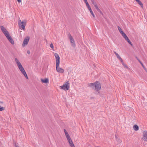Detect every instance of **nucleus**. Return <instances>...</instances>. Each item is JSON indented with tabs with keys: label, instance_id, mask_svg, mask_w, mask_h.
Returning a JSON list of instances; mask_svg holds the SVG:
<instances>
[{
	"label": "nucleus",
	"instance_id": "nucleus-43",
	"mask_svg": "<svg viewBox=\"0 0 147 147\" xmlns=\"http://www.w3.org/2000/svg\"><path fill=\"white\" fill-rule=\"evenodd\" d=\"M96 147H100V146H96Z\"/></svg>",
	"mask_w": 147,
	"mask_h": 147
},
{
	"label": "nucleus",
	"instance_id": "nucleus-16",
	"mask_svg": "<svg viewBox=\"0 0 147 147\" xmlns=\"http://www.w3.org/2000/svg\"><path fill=\"white\" fill-rule=\"evenodd\" d=\"M88 9L89 10V11H90V13L92 14V15L93 16V18H95V16L93 12L92 11L91 9V7L89 8Z\"/></svg>",
	"mask_w": 147,
	"mask_h": 147
},
{
	"label": "nucleus",
	"instance_id": "nucleus-10",
	"mask_svg": "<svg viewBox=\"0 0 147 147\" xmlns=\"http://www.w3.org/2000/svg\"><path fill=\"white\" fill-rule=\"evenodd\" d=\"M133 129L135 131H137L139 129V126L137 124H134L133 126Z\"/></svg>",
	"mask_w": 147,
	"mask_h": 147
},
{
	"label": "nucleus",
	"instance_id": "nucleus-1",
	"mask_svg": "<svg viewBox=\"0 0 147 147\" xmlns=\"http://www.w3.org/2000/svg\"><path fill=\"white\" fill-rule=\"evenodd\" d=\"M54 55L56 59V67L57 71L59 73H63L64 71V70L59 67L60 63V57L58 54L55 53Z\"/></svg>",
	"mask_w": 147,
	"mask_h": 147
},
{
	"label": "nucleus",
	"instance_id": "nucleus-14",
	"mask_svg": "<svg viewBox=\"0 0 147 147\" xmlns=\"http://www.w3.org/2000/svg\"><path fill=\"white\" fill-rule=\"evenodd\" d=\"M3 33L5 36L7 38L8 36H9L10 35L9 34V33L8 31L6 30V31H5V32H3Z\"/></svg>",
	"mask_w": 147,
	"mask_h": 147
},
{
	"label": "nucleus",
	"instance_id": "nucleus-3",
	"mask_svg": "<svg viewBox=\"0 0 147 147\" xmlns=\"http://www.w3.org/2000/svg\"><path fill=\"white\" fill-rule=\"evenodd\" d=\"M88 85L93 89H94L97 92L100 90L101 88L100 84L98 82H96L95 83H89L88 84Z\"/></svg>",
	"mask_w": 147,
	"mask_h": 147
},
{
	"label": "nucleus",
	"instance_id": "nucleus-12",
	"mask_svg": "<svg viewBox=\"0 0 147 147\" xmlns=\"http://www.w3.org/2000/svg\"><path fill=\"white\" fill-rule=\"evenodd\" d=\"M9 41L12 44H14V42L10 36L7 38Z\"/></svg>",
	"mask_w": 147,
	"mask_h": 147
},
{
	"label": "nucleus",
	"instance_id": "nucleus-40",
	"mask_svg": "<svg viewBox=\"0 0 147 147\" xmlns=\"http://www.w3.org/2000/svg\"><path fill=\"white\" fill-rule=\"evenodd\" d=\"M122 63V64L123 65H124V64H125L123 62Z\"/></svg>",
	"mask_w": 147,
	"mask_h": 147
},
{
	"label": "nucleus",
	"instance_id": "nucleus-33",
	"mask_svg": "<svg viewBox=\"0 0 147 147\" xmlns=\"http://www.w3.org/2000/svg\"><path fill=\"white\" fill-rule=\"evenodd\" d=\"M124 67H126V68H127V66L125 65V64H124V65H123Z\"/></svg>",
	"mask_w": 147,
	"mask_h": 147
},
{
	"label": "nucleus",
	"instance_id": "nucleus-11",
	"mask_svg": "<svg viewBox=\"0 0 147 147\" xmlns=\"http://www.w3.org/2000/svg\"><path fill=\"white\" fill-rule=\"evenodd\" d=\"M21 72L22 73V74L24 75L25 77L27 79H28V77L27 76V74L24 69H22V70L21 69L20 70Z\"/></svg>",
	"mask_w": 147,
	"mask_h": 147
},
{
	"label": "nucleus",
	"instance_id": "nucleus-24",
	"mask_svg": "<svg viewBox=\"0 0 147 147\" xmlns=\"http://www.w3.org/2000/svg\"><path fill=\"white\" fill-rule=\"evenodd\" d=\"M127 42L129 44H130L131 46H133V44L131 42L130 40L129 39L127 41Z\"/></svg>",
	"mask_w": 147,
	"mask_h": 147
},
{
	"label": "nucleus",
	"instance_id": "nucleus-19",
	"mask_svg": "<svg viewBox=\"0 0 147 147\" xmlns=\"http://www.w3.org/2000/svg\"><path fill=\"white\" fill-rule=\"evenodd\" d=\"M114 53L115 54L116 56L117 57V58L119 59L120 58H121L119 55L117 54L116 52L114 51Z\"/></svg>",
	"mask_w": 147,
	"mask_h": 147
},
{
	"label": "nucleus",
	"instance_id": "nucleus-34",
	"mask_svg": "<svg viewBox=\"0 0 147 147\" xmlns=\"http://www.w3.org/2000/svg\"><path fill=\"white\" fill-rule=\"evenodd\" d=\"M17 1H18V2L19 3L21 2V0H17Z\"/></svg>",
	"mask_w": 147,
	"mask_h": 147
},
{
	"label": "nucleus",
	"instance_id": "nucleus-9",
	"mask_svg": "<svg viewBox=\"0 0 147 147\" xmlns=\"http://www.w3.org/2000/svg\"><path fill=\"white\" fill-rule=\"evenodd\" d=\"M29 40V37L25 38L22 44V46H25L27 45Z\"/></svg>",
	"mask_w": 147,
	"mask_h": 147
},
{
	"label": "nucleus",
	"instance_id": "nucleus-29",
	"mask_svg": "<svg viewBox=\"0 0 147 147\" xmlns=\"http://www.w3.org/2000/svg\"><path fill=\"white\" fill-rule=\"evenodd\" d=\"M138 61L141 64L142 66L143 65V63H142L140 61V60H138Z\"/></svg>",
	"mask_w": 147,
	"mask_h": 147
},
{
	"label": "nucleus",
	"instance_id": "nucleus-41",
	"mask_svg": "<svg viewBox=\"0 0 147 147\" xmlns=\"http://www.w3.org/2000/svg\"><path fill=\"white\" fill-rule=\"evenodd\" d=\"M129 39L128 38V39H127L126 40L127 41V40H128Z\"/></svg>",
	"mask_w": 147,
	"mask_h": 147
},
{
	"label": "nucleus",
	"instance_id": "nucleus-5",
	"mask_svg": "<svg viewBox=\"0 0 147 147\" xmlns=\"http://www.w3.org/2000/svg\"><path fill=\"white\" fill-rule=\"evenodd\" d=\"M15 61L18 67V68L20 69V70L21 69H22L24 68L22 66L20 63V62L19 61V60L18 59L16 58H15Z\"/></svg>",
	"mask_w": 147,
	"mask_h": 147
},
{
	"label": "nucleus",
	"instance_id": "nucleus-21",
	"mask_svg": "<svg viewBox=\"0 0 147 147\" xmlns=\"http://www.w3.org/2000/svg\"><path fill=\"white\" fill-rule=\"evenodd\" d=\"M13 145L15 147H19L18 144L17 143L14 142Z\"/></svg>",
	"mask_w": 147,
	"mask_h": 147
},
{
	"label": "nucleus",
	"instance_id": "nucleus-8",
	"mask_svg": "<svg viewBox=\"0 0 147 147\" xmlns=\"http://www.w3.org/2000/svg\"><path fill=\"white\" fill-rule=\"evenodd\" d=\"M68 84H69L68 83L67 84H64L63 86H60V88L61 89H63L65 90H68L69 88V86L68 85Z\"/></svg>",
	"mask_w": 147,
	"mask_h": 147
},
{
	"label": "nucleus",
	"instance_id": "nucleus-4",
	"mask_svg": "<svg viewBox=\"0 0 147 147\" xmlns=\"http://www.w3.org/2000/svg\"><path fill=\"white\" fill-rule=\"evenodd\" d=\"M18 24L20 28L22 29L23 30H25V28L26 24V20L21 21L20 19V18H19Z\"/></svg>",
	"mask_w": 147,
	"mask_h": 147
},
{
	"label": "nucleus",
	"instance_id": "nucleus-35",
	"mask_svg": "<svg viewBox=\"0 0 147 147\" xmlns=\"http://www.w3.org/2000/svg\"><path fill=\"white\" fill-rule=\"evenodd\" d=\"M142 67H143V68L144 69L146 68L145 67H144V65H143L142 66Z\"/></svg>",
	"mask_w": 147,
	"mask_h": 147
},
{
	"label": "nucleus",
	"instance_id": "nucleus-36",
	"mask_svg": "<svg viewBox=\"0 0 147 147\" xmlns=\"http://www.w3.org/2000/svg\"><path fill=\"white\" fill-rule=\"evenodd\" d=\"M142 67H143V68L144 69L146 68L145 67H144V65H143L142 66Z\"/></svg>",
	"mask_w": 147,
	"mask_h": 147
},
{
	"label": "nucleus",
	"instance_id": "nucleus-38",
	"mask_svg": "<svg viewBox=\"0 0 147 147\" xmlns=\"http://www.w3.org/2000/svg\"><path fill=\"white\" fill-rule=\"evenodd\" d=\"M136 58L137 59V60L138 61V60H139V59H138V58L137 57H136Z\"/></svg>",
	"mask_w": 147,
	"mask_h": 147
},
{
	"label": "nucleus",
	"instance_id": "nucleus-23",
	"mask_svg": "<svg viewBox=\"0 0 147 147\" xmlns=\"http://www.w3.org/2000/svg\"><path fill=\"white\" fill-rule=\"evenodd\" d=\"M91 2L92 4L94 5L96 4V3L94 1V0H91Z\"/></svg>",
	"mask_w": 147,
	"mask_h": 147
},
{
	"label": "nucleus",
	"instance_id": "nucleus-32",
	"mask_svg": "<svg viewBox=\"0 0 147 147\" xmlns=\"http://www.w3.org/2000/svg\"><path fill=\"white\" fill-rule=\"evenodd\" d=\"M84 0V2L85 3H87L88 2V1H87V0Z\"/></svg>",
	"mask_w": 147,
	"mask_h": 147
},
{
	"label": "nucleus",
	"instance_id": "nucleus-6",
	"mask_svg": "<svg viewBox=\"0 0 147 147\" xmlns=\"http://www.w3.org/2000/svg\"><path fill=\"white\" fill-rule=\"evenodd\" d=\"M68 37L69 39H70V42L71 43L72 46L74 47H75L76 46V45L74 40L71 34H68Z\"/></svg>",
	"mask_w": 147,
	"mask_h": 147
},
{
	"label": "nucleus",
	"instance_id": "nucleus-31",
	"mask_svg": "<svg viewBox=\"0 0 147 147\" xmlns=\"http://www.w3.org/2000/svg\"><path fill=\"white\" fill-rule=\"evenodd\" d=\"M27 53L28 54H30V51L29 50H28L27 51Z\"/></svg>",
	"mask_w": 147,
	"mask_h": 147
},
{
	"label": "nucleus",
	"instance_id": "nucleus-15",
	"mask_svg": "<svg viewBox=\"0 0 147 147\" xmlns=\"http://www.w3.org/2000/svg\"><path fill=\"white\" fill-rule=\"evenodd\" d=\"M118 28L119 32H120V33L122 35H123V34H125L124 32L122 31L121 28L119 26H118Z\"/></svg>",
	"mask_w": 147,
	"mask_h": 147
},
{
	"label": "nucleus",
	"instance_id": "nucleus-37",
	"mask_svg": "<svg viewBox=\"0 0 147 147\" xmlns=\"http://www.w3.org/2000/svg\"><path fill=\"white\" fill-rule=\"evenodd\" d=\"M144 69L145 71L147 73V69L146 68H145V69Z\"/></svg>",
	"mask_w": 147,
	"mask_h": 147
},
{
	"label": "nucleus",
	"instance_id": "nucleus-42",
	"mask_svg": "<svg viewBox=\"0 0 147 147\" xmlns=\"http://www.w3.org/2000/svg\"><path fill=\"white\" fill-rule=\"evenodd\" d=\"M99 93V92H98V93H96V94H98Z\"/></svg>",
	"mask_w": 147,
	"mask_h": 147
},
{
	"label": "nucleus",
	"instance_id": "nucleus-27",
	"mask_svg": "<svg viewBox=\"0 0 147 147\" xmlns=\"http://www.w3.org/2000/svg\"><path fill=\"white\" fill-rule=\"evenodd\" d=\"M4 109V108L0 106V111H2Z\"/></svg>",
	"mask_w": 147,
	"mask_h": 147
},
{
	"label": "nucleus",
	"instance_id": "nucleus-39",
	"mask_svg": "<svg viewBox=\"0 0 147 147\" xmlns=\"http://www.w3.org/2000/svg\"><path fill=\"white\" fill-rule=\"evenodd\" d=\"M3 104V102H0V104Z\"/></svg>",
	"mask_w": 147,
	"mask_h": 147
},
{
	"label": "nucleus",
	"instance_id": "nucleus-18",
	"mask_svg": "<svg viewBox=\"0 0 147 147\" xmlns=\"http://www.w3.org/2000/svg\"><path fill=\"white\" fill-rule=\"evenodd\" d=\"M1 29L3 32L7 30L6 29L2 26H1Z\"/></svg>",
	"mask_w": 147,
	"mask_h": 147
},
{
	"label": "nucleus",
	"instance_id": "nucleus-28",
	"mask_svg": "<svg viewBox=\"0 0 147 147\" xmlns=\"http://www.w3.org/2000/svg\"><path fill=\"white\" fill-rule=\"evenodd\" d=\"M94 7H95V8H96V9H98V7L97 5V4L95 5H94Z\"/></svg>",
	"mask_w": 147,
	"mask_h": 147
},
{
	"label": "nucleus",
	"instance_id": "nucleus-26",
	"mask_svg": "<svg viewBox=\"0 0 147 147\" xmlns=\"http://www.w3.org/2000/svg\"><path fill=\"white\" fill-rule=\"evenodd\" d=\"M86 5L87 7H88V9H89V8H90V6L88 3V2L86 3Z\"/></svg>",
	"mask_w": 147,
	"mask_h": 147
},
{
	"label": "nucleus",
	"instance_id": "nucleus-20",
	"mask_svg": "<svg viewBox=\"0 0 147 147\" xmlns=\"http://www.w3.org/2000/svg\"><path fill=\"white\" fill-rule=\"evenodd\" d=\"M122 36H123V38H125V40H126L127 39H128V38L125 34H124Z\"/></svg>",
	"mask_w": 147,
	"mask_h": 147
},
{
	"label": "nucleus",
	"instance_id": "nucleus-7",
	"mask_svg": "<svg viewBox=\"0 0 147 147\" xmlns=\"http://www.w3.org/2000/svg\"><path fill=\"white\" fill-rule=\"evenodd\" d=\"M142 139L144 141L147 142V130L143 131Z\"/></svg>",
	"mask_w": 147,
	"mask_h": 147
},
{
	"label": "nucleus",
	"instance_id": "nucleus-2",
	"mask_svg": "<svg viewBox=\"0 0 147 147\" xmlns=\"http://www.w3.org/2000/svg\"><path fill=\"white\" fill-rule=\"evenodd\" d=\"M65 136L70 147H75L72 140L67 131L65 129L63 130Z\"/></svg>",
	"mask_w": 147,
	"mask_h": 147
},
{
	"label": "nucleus",
	"instance_id": "nucleus-22",
	"mask_svg": "<svg viewBox=\"0 0 147 147\" xmlns=\"http://www.w3.org/2000/svg\"><path fill=\"white\" fill-rule=\"evenodd\" d=\"M97 9V11L98 12H100L101 14H102V15H103L102 13V12H101V11L100 9L99 8H98V9Z\"/></svg>",
	"mask_w": 147,
	"mask_h": 147
},
{
	"label": "nucleus",
	"instance_id": "nucleus-13",
	"mask_svg": "<svg viewBox=\"0 0 147 147\" xmlns=\"http://www.w3.org/2000/svg\"><path fill=\"white\" fill-rule=\"evenodd\" d=\"M41 81L42 82L45 83H48L49 82V79L47 78L45 79H41Z\"/></svg>",
	"mask_w": 147,
	"mask_h": 147
},
{
	"label": "nucleus",
	"instance_id": "nucleus-30",
	"mask_svg": "<svg viewBox=\"0 0 147 147\" xmlns=\"http://www.w3.org/2000/svg\"><path fill=\"white\" fill-rule=\"evenodd\" d=\"M119 59L121 63L123 62V61L121 58H120Z\"/></svg>",
	"mask_w": 147,
	"mask_h": 147
},
{
	"label": "nucleus",
	"instance_id": "nucleus-25",
	"mask_svg": "<svg viewBox=\"0 0 147 147\" xmlns=\"http://www.w3.org/2000/svg\"><path fill=\"white\" fill-rule=\"evenodd\" d=\"M50 47L52 48V49L53 50H54L53 49H54V47H53V45L52 43H51L50 45Z\"/></svg>",
	"mask_w": 147,
	"mask_h": 147
},
{
	"label": "nucleus",
	"instance_id": "nucleus-17",
	"mask_svg": "<svg viewBox=\"0 0 147 147\" xmlns=\"http://www.w3.org/2000/svg\"><path fill=\"white\" fill-rule=\"evenodd\" d=\"M136 2L141 6V7H143V5L142 2L140 0H135Z\"/></svg>",
	"mask_w": 147,
	"mask_h": 147
}]
</instances>
